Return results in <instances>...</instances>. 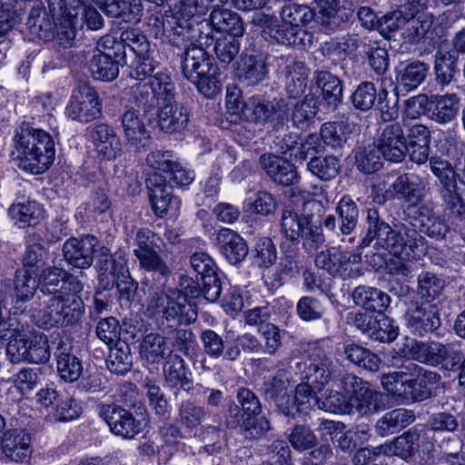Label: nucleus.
I'll return each mask as SVG.
<instances>
[{"mask_svg":"<svg viewBox=\"0 0 465 465\" xmlns=\"http://www.w3.org/2000/svg\"><path fill=\"white\" fill-rule=\"evenodd\" d=\"M284 90L289 98H298L306 90L310 70L304 63L293 61L284 68Z\"/></svg>","mask_w":465,"mask_h":465,"instance_id":"nucleus-45","label":"nucleus"},{"mask_svg":"<svg viewBox=\"0 0 465 465\" xmlns=\"http://www.w3.org/2000/svg\"><path fill=\"white\" fill-rule=\"evenodd\" d=\"M135 56L137 58V64L134 72L131 73L132 76L141 81L147 77L150 79L154 74V70L160 65V61L158 60L160 55L156 45L151 44Z\"/></svg>","mask_w":465,"mask_h":465,"instance_id":"nucleus-58","label":"nucleus"},{"mask_svg":"<svg viewBox=\"0 0 465 465\" xmlns=\"http://www.w3.org/2000/svg\"><path fill=\"white\" fill-rule=\"evenodd\" d=\"M291 406L293 408V417L297 413H308L314 406L319 408V398L312 389V385L303 381L298 384L294 391L293 400L291 399Z\"/></svg>","mask_w":465,"mask_h":465,"instance_id":"nucleus-62","label":"nucleus"},{"mask_svg":"<svg viewBox=\"0 0 465 465\" xmlns=\"http://www.w3.org/2000/svg\"><path fill=\"white\" fill-rule=\"evenodd\" d=\"M429 67L426 64L415 61L397 70L396 84L401 91L411 92L426 79Z\"/></svg>","mask_w":465,"mask_h":465,"instance_id":"nucleus-46","label":"nucleus"},{"mask_svg":"<svg viewBox=\"0 0 465 465\" xmlns=\"http://www.w3.org/2000/svg\"><path fill=\"white\" fill-rule=\"evenodd\" d=\"M99 416L108 425L110 431L124 440H132L143 430V421L128 410L116 404H103Z\"/></svg>","mask_w":465,"mask_h":465,"instance_id":"nucleus-16","label":"nucleus"},{"mask_svg":"<svg viewBox=\"0 0 465 465\" xmlns=\"http://www.w3.org/2000/svg\"><path fill=\"white\" fill-rule=\"evenodd\" d=\"M64 114L80 123H89L102 114V104L97 92L90 86L75 88L67 104Z\"/></svg>","mask_w":465,"mask_h":465,"instance_id":"nucleus-15","label":"nucleus"},{"mask_svg":"<svg viewBox=\"0 0 465 465\" xmlns=\"http://www.w3.org/2000/svg\"><path fill=\"white\" fill-rule=\"evenodd\" d=\"M122 127L129 151L142 153L148 147L151 135L137 110L128 109L122 115Z\"/></svg>","mask_w":465,"mask_h":465,"instance_id":"nucleus-24","label":"nucleus"},{"mask_svg":"<svg viewBox=\"0 0 465 465\" xmlns=\"http://www.w3.org/2000/svg\"><path fill=\"white\" fill-rule=\"evenodd\" d=\"M147 310L153 314L161 315L173 325H191L198 317L196 303L188 301L183 292L176 288L150 294Z\"/></svg>","mask_w":465,"mask_h":465,"instance_id":"nucleus-7","label":"nucleus"},{"mask_svg":"<svg viewBox=\"0 0 465 465\" xmlns=\"http://www.w3.org/2000/svg\"><path fill=\"white\" fill-rule=\"evenodd\" d=\"M335 363L323 349L312 344L304 351L302 361L294 362L293 370L300 379L322 391L331 380L335 379Z\"/></svg>","mask_w":465,"mask_h":465,"instance_id":"nucleus-9","label":"nucleus"},{"mask_svg":"<svg viewBox=\"0 0 465 465\" xmlns=\"http://www.w3.org/2000/svg\"><path fill=\"white\" fill-rule=\"evenodd\" d=\"M14 289L15 305L20 308L30 301L39 290L38 281L32 276L28 269H20L15 272Z\"/></svg>","mask_w":465,"mask_h":465,"instance_id":"nucleus-53","label":"nucleus"},{"mask_svg":"<svg viewBox=\"0 0 465 465\" xmlns=\"http://www.w3.org/2000/svg\"><path fill=\"white\" fill-rule=\"evenodd\" d=\"M213 9L210 15V20L217 32L227 33L232 37H241L244 33V25L239 14L231 10L212 6Z\"/></svg>","mask_w":465,"mask_h":465,"instance_id":"nucleus-42","label":"nucleus"},{"mask_svg":"<svg viewBox=\"0 0 465 465\" xmlns=\"http://www.w3.org/2000/svg\"><path fill=\"white\" fill-rule=\"evenodd\" d=\"M163 246H164L163 240L152 230L142 228L136 232L134 254L139 267L153 273L157 289H163L172 275L171 267L161 255Z\"/></svg>","mask_w":465,"mask_h":465,"instance_id":"nucleus-6","label":"nucleus"},{"mask_svg":"<svg viewBox=\"0 0 465 465\" xmlns=\"http://www.w3.org/2000/svg\"><path fill=\"white\" fill-rule=\"evenodd\" d=\"M318 113L317 97L309 93L292 108L291 120L294 127L305 130L310 127Z\"/></svg>","mask_w":465,"mask_h":465,"instance_id":"nucleus-47","label":"nucleus"},{"mask_svg":"<svg viewBox=\"0 0 465 465\" xmlns=\"http://www.w3.org/2000/svg\"><path fill=\"white\" fill-rule=\"evenodd\" d=\"M269 73L266 58L262 54L242 52L237 62L236 75L247 85H255L263 81Z\"/></svg>","mask_w":465,"mask_h":465,"instance_id":"nucleus-29","label":"nucleus"},{"mask_svg":"<svg viewBox=\"0 0 465 465\" xmlns=\"http://www.w3.org/2000/svg\"><path fill=\"white\" fill-rule=\"evenodd\" d=\"M406 321L410 331L418 336L432 332L441 325L437 305L428 302L416 303L408 311Z\"/></svg>","mask_w":465,"mask_h":465,"instance_id":"nucleus-26","label":"nucleus"},{"mask_svg":"<svg viewBox=\"0 0 465 465\" xmlns=\"http://www.w3.org/2000/svg\"><path fill=\"white\" fill-rule=\"evenodd\" d=\"M95 5L107 16L125 23L135 24L142 16L143 7L139 0H97Z\"/></svg>","mask_w":465,"mask_h":465,"instance_id":"nucleus-36","label":"nucleus"},{"mask_svg":"<svg viewBox=\"0 0 465 465\" xmlns=\"http://www.w3.org/2000/svg\"><path fill=\"white\" fill-rule=\"evenodd\" d=\"M420 433L414 430H409L396 437L390 444L385 445L383 452L387 455L398 456L403 460L414 456L419 448Z\"/></svg>","mask_w":465,"mask_h":465,"instance_id":"nucleus-49","label":"nucleus"},{"mask_svg":"<svg viewBox=\"0 0 465 465\" xmlns=\"http://www.w3.org/2000/svg\"><path fill=\"white\" fill-rule=\"evenodd\" d=\"M140 355L146 363L157 364L162 360H168L173 353L164 336L151 332L144 335L141 341Z\"/></svg>","mask_w":465,"mask_h":465,"instance_id":"nucleus-40","label":"nucleus"},{"mask_svg":"<svg viewBox=\"0 0 465 465\" xmlns=\"http://www.w3.org/2000/svg\"><path fill=\"white\" fill-rule=\"evenodd\" d=\"M445 284L440 276L430 272H421L418 276L417 293L423 302L431 303L441 295Z\"/></svg>","mask_w":465,"mask_h":465,"instance_id":"nucleus-55","label":"nucleus"},{"mask_svg":"<svg viewBox=\"0 0 465 465\" xmlns=\"http://www.w3.org/2000/svg\"><path fill=\"white\" fill-rule=\"evenodd\" d=\"M94 146L99 156L114 160L122 152V143L115 130L104 123L95 124L90 133Z\"/></svg>","mask_w":465,"mask_h":465,"instance_id":"nucleus-31","label":"nucleus"},{"mask_svg":"<svg viewBox=\"0 0 465 465\" xmlns=\"http://www.w3.org/2000/svg\"><path fill=\"white\" fill-rule=\"evenodd\" d=\"M351 298L356 306L378 313H382L391 303V297L385 292L369 285L355 287Z\"/></svg>","mask_w":465,"mask_h":465,"instance_id":"nucleus-39","label":"nucleus"},{"mask_svg":"<svg viewBox=\"0 0 465 465\" xmlns=\"http://www.w3.org/2000/svg\"><path fill=\"white\" fill-rule=\"evenodd\" d=\"M313 81L321 90L324 105L329 110L334 111L343 99V85L340 78L329 71L316 70Z\"/></svg>","mask_w":465,"mask_h":465,"instance_id":"nucleus-34","label":"nucleus"},{"mask_svg":"<svg viewBox=\"0 0 465 465\" xmlns=\"http://www.w3.org/2000/svg\"><path fill=\"white\" fill-rule=\"evenodd\" d=\"M64 277H66V271L56 266L43 269L39 275V302L33 303L31 312L42 328L74 326L84 315L82 299L63 294Z\"/></svg>","mask_w":465,"mask_h":465,"instance_id":"nucleus-2","label":"nucleus"},{"mask_svg":"<svg viewBox=\"0 0 465 465\" xmlns=\"http://www.w3.org/2000/svg\"><path fill=\"white\" fill-rule=\"evenodd\" d=\"M441 375L408 361L400 371L383 374L384 391L398 401L421 402L437 395V385Z\"/></svg>","mask_w":465,"mask_h":465,"instance_id":"nucleus-3","label":"nucleus"},{"mask_svg":"<svg viewBox=\"0 0 465 465\" xmlns=\"http://www.w3.org/2000/svg\"><path fill=\"white\" fill-rule=\"evenodd\" d=\"M146 25L154 38L166 41L182 51L177 53L181 58L182 74L199 93L213 98L221 92L219 67L203 47L191 43V24L188 20L173 14H152L146 18Z\"/></svg>","mask_w":465,"mask_h":465,"instance_id":"nucleus-1","label":"nucleus"},{"mask_svg":"<svg viewBox=\"0 0 465 465\" xmlns=\"http://www.w3.org/2000/svg\"><path fill=\"white\" fill-rule=\"evenodd\" d=\"M87 0H52L51 10H59L66 15L65 20L59 18L58 22L59 45L64 48L71 47L76 37V27L79 15Z\"/></svg>","mask_w":465,"mask_h":465,"instance_id":"nucleus-19","label":"nucleus"},{"mask_svg":"<svg viewBox=\"0 0 465 465\" xmlns=\"http://www.w3.org/2000/svg\"><path fill=\"white\" fill-rule=\"evenodd\" d=\"M414 420L413 411L402 408L395 409L386 412L377 420L375 430L378 435L384 437L398 432Z\"/></svg>","mask_w":465,"mask_h":465,"instance_id":"nucleus-44","label":"nucleus"},{"mask_svg":"<svg viewBox=\"0 0 465 465\" xmlns=\"http://www.w3.org/2000/svg\"><path fill=\"white\" fill-rule=\"evenodd\" d=\"M51 5L52 1L50 0L47 10L42 1L34 0L26 25L31 35L46 41L54 37L59 45L58 22L63 23L59 18L65 20L66 15L61 14L59 10H51Z\"/></svg>","mask_w":465,"mask_h":465,"instance_id":"nucleus-14","label":"nucleus"},{"mask_svg":"<svg viewBox=\"0 0 465 465\" xmlns=\"http://www.w3.org/2000/svg\"><path fill=\"white\" fill-rule=\"evenodd\" d=\"M96 269L101 288L111 290L117 280L129 270L126 262L122 257H114L110 249L103 246L97 255Z\"/></svg>","mask_w":465,"mask_h":465,"instance_id":"nucleus-27","label":"nucleus"},{"mask_svg":"<svg viewBox=\"0 0 465 465\" xmlns=\"http://www.w3.org/2000/svg\"><path fill=\"white\" fill-rule=\"evenodd\" d=\"M352 15V9L344 5L322 6L320 11L315 13L314 21L330 34L349 23Z\"/></svg>","mask_w":465,"mask_h":465,"instance_id":"nucleus-43","label":"nucleus"},{"mask_svg":"<svg viewBox=\"0 0 465 465\" xmlns=\"http://www.w3.org/2000/svg\"><path fill=\"white\" fill-rule=\"evenodd\" d=\"M114 46L118 45H122V50L120 52L123 53L122 55H124V61H127V48L135 55H137L140 52H143L144 48L151 45L145 35H143L138 29L134 28H128L124 30L121 33L119 39L114 36Z\"/></svg>","mask_w":465,"mask_h":465,"instance_id":"nucleus-60","label":"nucleus"},{"mask_svg":"<svg viewBox=\"0 0 465 465\" xmlns=\"http://www.w3.org/2000/svg\"><path fill=\"white\" fill-rule=\"evenodd\" d=\"M391 187L394 190L397 199L402 200L409 206H415L422 200L424 185L420 178L414 173L399 175Z\"/></svg>","mask_w":465,"mask_h":465,"instance_id":"nucleus-41","label":"nucleus"},{"mask_svg":"<svg viewBox=\"0 0 465 465\" xmlns=\"http://www.w3.org/2000/svg\"><path fill=\"white\" fill-rule=\"evenodd\" d=\"M1 452L3 457L12 462L22 463L29 456L31 436L22 429H10L1 437Z\"/></svg>","mask_w":465,"mask_h":465,"instance_id":"nucleus-28","label":"nucleus"},{"mask_svg":"<svg viewBox=\"0 0 465 465\" xmlns=\"http://www.w3.org/2000/svg\"><path fill=\"white\" fill-rule=\"evenodd\" d=\"M60 377L68 382L77 381L83 372L82 361L77 357L70 340H60L54 351Z\"/></svg>","mask_w":465,"mask_h":465,"instance_id":"nucleus-30","label":"nucleus"},{"mask_svg":"<svg viewBox=\"0 0 465 465\" xmlns=\"http://www.w3.org/2000/svg\"><path fill=\"white\" fill-rule=\"evenodd\" d=\"M444 213L453 220L465 221V200L457 192V185L447 190H439Z\"/></svg>","mask_w":465,"mask_h":465,"instance_id":"nucleus-63","label":"nucleus"},{"mask_svg":"<svg viewBox=\"0 0 465 465\" xmlns=\"http://www.w3.org/2000/svg\"><path fill=\"white\" fill-rule=\"evenodd\" d=\"M278 371L274 376L264 379L260 391L265 401L275 407V411L286 417H293L288 386Z\"/></svg>","mask_w":465,"mask_h":465,"instance_id":"nucleus-25","label":"nucleus"},{"mask_svg":"<svg viewBox=\"0 0 465 465\" xmlns=\"http://www.w3.org/2000/svg\"><path fill=\"white\" fill-rule=\"evenodd\" d=\"M338 215V234H341L342 242L354 243L355 232L359 222V207L349 195H343L335 207Z\"/></svg>","mask_w":465,"mask_h":465,"instance_id":"nucleus-32","label":"nucleus"},{"mask_svg":"<svg viewBox=\"0 0 465 465\" xmlns=\"http://www.w3.org/2000/svg\"><path fill=\"white\" fill-rule=\"evenodd\" d=\"M98 240L94 235H86L81 239L72 237L63 244V255L66 262L75 268H89L94 262V253Z\"/></svg>","mask_w":465,"mask_h":465,"instance_id":"nucleus-23","label":"nucleus"},{"mask_svg":"<svg viewBox=\"0 0 465 465\" xmlns=\"http://www.w3.org/2000/svg\"><path fill=\"white\" fill-rule=\"evenodd\" d=\"M341 164L334 155L314 156L307 163V170L321 181L333 180L340 172Z\"/></svg>","mask_w":465,"mask_h":465,"instance_id":"nucleus-52","label":"nucleus"},{"mask_svg":"<svg viewBox=\"0 0 465 465\" xmlns=\"http://www.w3.org/2000/svg\"><path fill=\"white\" fill-rule=\"evenodd\" d=\"M16 165L25 172L39 174L54 163V143L52 136L27 123L20 124L14 136Z\"/></svg>","mask_w":465,"mask_h":465,"instance_id":"nucleus-4","label":"nucleus"},{"mask_svg":"<svg viewBox=\"0 0 465 465\" xmlns=\"http://www.w3.org/2000/svg\"><path fill=\"white\" fill-rule=\"evenodd\" d=\"M415 359L430 366L443 364L446 369L452 370L460 364L462 354L452 344L439 341H415L412 345Z\"/></svg>","mask_w":465,"mask_h":465,"instance_id":"nucleus-18","label":"nucleus"},{"mask_svg":"<svg viewBox=\"0 0 465 465\" xmlns=\"http://www.w3.org/2000/svg\"><path fill=\"white\" fill-rule=\"evenodd\" d=\"M217 243L221 254L230 264H239L247 256L249 249L244 239L229 228H222L217 233Z\"/></svg>","mask_w":465,"mask_h":465,"instance_id":"nucleus-33","label":"nucleus"},{"mask_svg":"<svg viewBox=\"0 0 465 465\" xmlns=\"http://www.w3.org/2000/svg\"><path fill=\"white\" fill-rule=\"evenodd\" d=\"M346 359L358 367L370 371H376L381 362L380 358L371 351L358 344H349L344 348Z\"/></svg>","mask_w":465,"mask_h":465,"instance_id":"nucleus-61","label":"nucleus"},{"mask_svg":"<svg viewBox=\"0 0 465 465\" xmlns=\"http://www.w3.org/2000/svg\"><path fill=\"white\" fill-rule=\"evenodd\" d=\"M426 240L413 224H394L381 249L404 260L422 253Z\"/></svg>","mask_w":465,"mask_h":465,"instance_id":"nucleus-13","label":"nucleus"},{"mask_svg":"<svg viewBox=\"0 0 465 465\" xmlns=\"http://www.w3.org/2000/svg\"><path fill=\"white\" fill-rule=\"evenodd\" d=\"M432 24L431 14H420L416 17H407L402 36L410 44H418L425 39Z\"/></svg>","mask_w":465,"mask_h":465,"instance_id":"nucleus-56","label":"nucleus"},{"mask_svg":"<svg viewBox=\"0 0 465 465\" xmlns=\"http://www.w3.org/2000/svg\"><path fill=\"white\" fill-rule=\"evenodd\" d=\"M259 163L274 183L282 186H294L300 183L301 176L296 166L283 157L272 153H263L259 158Z\"/></svg>","mask_w":465,"mask_h":465,"instance_id":"nucleus-22","label":"nucleus"},{"mask_svg":"<svg viewBox=\"0 0 465 465\" xmlns=\"http://www.w3.org/2000/svg\"><path fill=\"white\" fill-rule=\"evenodd\" d=\"M458 57L454 53H437L434 62V74L436 83L442 88L448 86L458 72Z\"/></svg>","mask_w":465,"mask_h":465,"instance_id":"nucleus-51","label":"nucleus"},{"mask_svg":"<svg viewBox=\"0 0 465 465\" xmlns=\"http://www.w3.org/2000/svg\"><path fill=\"white\" fill-rule=\"evenodd\" d=\"M227 106L233 114H241L245 121L262 125L270 123L276 131L283 129L289 119L290 107L283 98L268 101L255 95L246 102L236 98L233 103L230 98L227 100Z\"/></svg>","mask_w":465,"mask_h":465,"instance_id":"nucleus-5","label":"nucleus"},{"mask_svg":"<svg viewBox=\"0 0 465 465\" xmlns=\"http://www.w3.org/2000/svg\"><path fill=\"white\" fill-rule=\"evenodd\" d=\"M460 97L454 93L445 94H419L405 102L406 112L411 118L426 114L439 124L454 121L460 113Z\"/></svg>","mask_w":465,"mask_h":465,"instance_id":"nucleus-8","label":"nucleus"},{"mask_svg":"<svg viewBox=\"0 0 465 465\" xmlns=\"http://www.w3.org/2000/svg\"><path fill=\"white\" fill-rule=\"evenodd\" d=\"M188 123L186 110L179 105L174 97L163 101L159 107L157 125L159 129L167 134L183 130Z\"/></svg>","mask_w":465,"mask_h":465,"instance_id":"nucleus-37","label":"nucleus"},{"mask_svg":"<svg viewBox=\"0 0 465 465\" xmlns=\"http://www.w3.org/2000/svg\"><path fill=\"white\" fill-rule=\"evenodd\" d=\"M27 248L24 255V269L42 268L45 265L48 259V252L44 246V241L37 234L28 235Z\"/></svg>","mask_w":465,"mask_h":465,"instance_id":"nucleus-59","label":"nucleus"},{"mask_svg":"<svg viewBox=\"0 0 465 465\" xmlns=\"http://www.w3.org/2000/svg\"><path fill=\"white\" fill-rule=\"evenodd\" d=\"M375 145L385 160L395 163H401L408 153L407 138L402 124L394 122L380 126Z\"/></svg>","mask_w":465,"mask_h":465,"instance_id":"nucleus-17","label":"nucleus"},{"mask_svg":"<svg viewBox=\"0 0 465 465\" xmlns=\"http://www.w3.org/2000/svg\"><path fill=\"white\" fill-rule=\"evenodd\" d=\"M358 396L351 400L349 411H355L360 415H371L388 408L389 393H383L367 386Z\"/></svg>","mask_w":465,"mask_h":465,"instance_id":"nucleus-38","label":"nucleus"},{"mask_svg":"<svg viewBox=\"0 0 465 465\" xmlns=\"http://www.w3.org/2000/svg\"><path fill=\"white\" fill-rule=\"evenodd\" d=\"M361 260L362 251L358 246L352 252L333 247L318 253L315 264L333 277L347 280L355 279L363 274L361 268Z\"/></svg>","mask_w":465,"mask_h":465,"instance_id":"nucleus-10","label":"nucleus"},{"mask_svg":"<svg viewBox=\"0 0 465 465\" xmlns=\"http://www.w3.org/2000/svg\"><path fill=\"white\" fill-rule=\"evenodd\" d=\"M393 226L385 222L376 208H369L366 215L365 234L358 241L357 246L363 251L375 241L377 248H382Z\"/></svg>","mask_w":465,"mask_h":465,"instance_id":"nucleus-35","label":"nucleus"},{"mask_svg":"<svg viewBox=\"0 0 465 465\" xmlns=\"http://www.w3.org/2000/svg\"><path fill=\"white\" fill-rule=\"evenodd\" d=\"M227 354L225 361H237L242 352L247 354H257L262 351V345L259 339L252 333L246 332L238 335L232 341L227 342Z\"/></svg>","mask_w":465,"mask_h":465,"instance_id":"nucleus-54","label":"nucleus"},{"mask_svg":"<svg viewBox=\"0 0 465 465\" xmlns=\"http://www.w3.org/2000/svg\"><path fill=\"white\" fill-rule=\"evenodd\" d=\"M175 97V87L170 75L157 72L148 83L139 84L134 91V100L144 113H150L163 101Z\"/></svg>","mask_w":465,"mask_h":465,"instance_id":"nucleus-12","label":"nucleus"},{"mask_svg":"<svg viewBox=\"0 0 465 465\" xmlns=\"http://www.w3.org/2000/svg\"><path fill=\"white\" fill-rule=\"evenodd\" d=\"M203 352L213 360L225 361L227 342L223 336L211 329L202 330L199 335Z\"/></svg>","mask_w":465,"mask_h":465,"instance_id":"nucleus-64","label":"nucleus"},{"mask_svg":"<svg viewBox=\"0 0 465 465\" xmlns=\"http://www.w3.org/2000/svg\"><path fill=\"white\" fill-rule=\"evenodd\" d=\"M133 361L130 345L126 341L117 342L110 347L106 366L112 373L124 375L131 371Z\"/></svg>","mask_w":465,"mask_h":465,"instance_id":"nucleus-50","label":"nucleus"},{"mask_svg":"<svg viewBox=\"0 0 465 465\" xmlns=\"http://www.w3.org/2000/svg\"><path fill=\"white\" fill-rule=\"evenodd\" d=\"M164 384L174 391L175 397L181 390L193 394L195 390L192 372L184 359L179 354H173L165 361L163 366Z\"/></svg>","mask_w":465,"mask_h":465,"instance_id":"nucleus-21","label":"nucleus"},{"mask_svg":"<svg viewBox=\"0 0 465 465\" xmlns=\"http://www.w3.org/2000/svg\"><path fill=\"white\" fill-rule=\"evenodd\" d=\"M8 214L19 227L35 226L43 217V209L35 201L12 204Z\"/></svg>","mask_w":465,"mask_h":465,"instance_id":"nucleus-48","label":"nucleus"},{"mask_svg":"<svg viewBox=\"0 0 465 465\" xmlns=\"http://www.w3.org/2000/svg\"><path fill=\"white\" fill-rule=\"evenodd\" d=\"M146 186L152 209L157 217L176 215L180 200L173 196L172 185L167 184L162 176L154 175L147 179Z\"/></svg>","mask_w":465,"mask_h":465,"instance_id":"nucleus-20","label":"nucleus"},{"mask_svg":"<svg viewBox=\"0 0 465 465\" xmlns=\"http://www.w3.org/2000/svg\"><path fill=\"white\" fill-rule=\"evenodd\" d=\"M114 36L105 35L96 42V53L89 61L88 68L94 79L113 81L119 74V67L127 64L122 55V45L114 46Z\"/></svg>","mask_w":465,"mask_h":465,"instance_id":"nucleus-11","label":"nucleus"},{"mask_svg":"<svg viewBox=\"0 0 465 465\" xmlns=\"http://www.w3.org/2000/svg\"><path fill=\"white\" fill-rule=\"evenodd\" d=\"M379 148L373 144L366 147H359L355 151L354 163L356 168L362 173H373L381 169V161Z\"/></svg>","mask_w":465,"mask_h":465,"instance_id":"nucleus-57","label":"nucleus"}]
</instances>
